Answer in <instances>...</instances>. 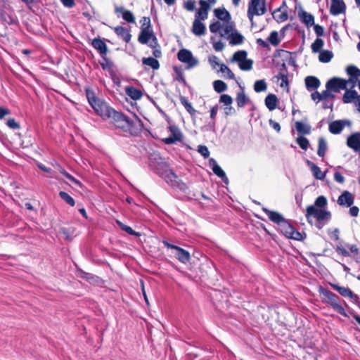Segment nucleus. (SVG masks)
I'll return each mask as SVG.
<instances>
[{
    "instance_id": "f257e3e1",
    "label": "nucleus",
    "mask_w": 360,
    "mask_h": 360,
    "mask_svg": "<svg viewBox=\"0 0 360 360\" xmlns=\"http://www.w3.org/2000/svg\"><path fill=\"white\" fill-rule=\"evenodd\" d=\"M326 205V198L321 195L316 199L314 204L308 206L306 210V217L308 221L312 224L315 221V226L319 229H322L331 218L330 212L325 208Z\"/></svg>"
},
{
    "instance_id": "f03ea898",
    "label": "nucleus",
    "mask_w": 360,
    "mask_h": 360,
    "mask_svg": "<svg viewBox=\"0 0 360 360\" xmlns=\"http://www.w3.org/2000/svg\"><path fill=\"white\" fill-rule=\"evenodd\" d=\"M214 13L219 20L210 24V30L213 33L219 32L221 37H225L233 30L231 15L225 8H216Z\"/></svg>"
},
{
    "instance_id": "7ed1b4c3",
    "label": "nucleus",
    "mask_w": 360,
    "mask_h": 360,
    "mask_svg": "<svg viewBox=\"0 0 360 360\" xmlns=\"http://www.w3.org/2000/svg\"><path fill=\"white\" fill-rule=\"evenodd\" d=\"M86 94L89 103L97 115L103 118H108L112 116L114 110L110 108L104 101L97 98L94 91L86 89Z\"/></svg>"
},
{
    "instance_id": "20e7f679",
    "label": "nucleus",
    "mask_w": 360,
    "mask_h": 360,
    "mask_svg": "<svg viewBox=\"0 0 360 360\" xmlns=\"http://www.w3.org/2000/svg\"><path fill=\"white\" fill-rule=\"evenodd\" d=\"M111 117L115 120V124L117 127L122 129L124 131H127L131 134H136L141 129V124L139 120L133 122L129 120L124 115L113 110Z\"/></svg>"
},
{
    "instance_id": "39448f33",
    "label": "nucleus",
    "mask_w": 360,
    "mask_h": 360,
    "mask_svg": "<svg viewBox=\"0 0 360 360\" xmlns=\"http://www.w3.org/2000/svg\"><path fill=\"white\" fill-rule=\"evenodd\" d=\"M266 11V0H249L247 15L252 25L254 23L255 16L263 15Z\"/></svg>"
},
{
    "instance_id": "423d86ee",
    "label": "nucleus",
    "mask_w": 360,
    "mask_h": 360,
    "mask_svg": "<svg viewBox=\"0 0 360 360\" xmlns=\"http://www.w3.org/2000/svg\"><path fill=\"white\" fill-rule=\"evenodd\" d=\"M158 174L172 187L177 188L182 191H185L187 188L186 185L181 182L178 176L171 169H167L162 172L159 171Z\"/></svg>"
},
{
    "instance_id": "0eeeda50",
    "label": "nucleus",
    "mask_w": 360,
    "mask_h": 360,
    "mask_svg": "<svg viewBox=\"0 0 360 360\" xmlns=\"http://www.w3.org/2000/svg\"><path fill=\"white\" fill-rule=\"evenodd\" d=\"M322 294L325 301L330 304L335 311L344 316H347L345 309L340 304V298L337 295L329 290H324Z\"/></svg>"
},
{
    "instance_id": "6e6552de",
    "label": "nucleus",
    "mask_w": 360,
    "mask_h": 360,
    "mask_svg": "<svg viewBox=\"0 0 360 360\" xmlns=\"http://www.w3.org/2000/svg\"><path fill=\"white\" fill-rule=\"evenodd\" d=\"M233 61L236 62L240 70L249 71L252 68L253 61L247 58V52L238 51L233 54Z\"/></svg>"
},
{
    "instance_id": "1a4fd4ad",
    "label": "nucleus",
    "mask_w": 360,
    "mask_h": 360,
    "mask_svg": "<svg viewBox=\"0 0 360 360\" xmlns=\"http://www.w3.org/2000/svg\"><path fill=\"white\" fill-rule=\"evenodd\" d=\"M177 57L181 63L186 64L187 68H194L198 64V60L188 49H181L178 52Z\"/></svg>"
},
{
    "instance_id": "9d476101",
    "label": "nucleus",
    "mask_w": 360,
    "mask_h": 360,
    "mask_svg": "<svg viewBox=\"0 0 360 360\" xmlns=\"http://www.w3.org/2000/svg\"><path fill=\"white\" fill-rule=\"evenodd\" d=\"M163 243L167 248L175 250L174 256L181 263L186 264L190 260V253L187 250L176 245H172L167 241H164Z\"/></svg>"
},
{
    "instance_id": "9b49d317",
    "label": "nucleus",
    "mask_w": 360,
    "mask_h": 360,
    "mask_svg": "<svg viewBox=\"0 0 360 360\" xmlns=\"http://www.w3.org/2000/svg\"><path fill=\"white\" fill-rule=\"evenodd\" d=\"M349 84L346 79L334 77L328 80L326 87L330 89L333 92H339L341 90L346 89Z\"/></svg>"
},
{
    "instance_id": "f8f14e48",
    "label": "nucleus",
    "mask_w": 360,
    "mask_h": 360,
    "mask_svg": "<svg viewBox=\"0 0 360 360\" xmlns=\"http://www.w3.org/2000/svg\"><path fill=\"white\" fill-rule=\"evenodd\" d=\"M281 232L288 238L300 240L302 239V234L296 231L290 224L284 221L280 225Z\"/></svg>"
},
{
    "instance_id": "ddd939ff",
    "label": "nucleus",
    "mask_w": 360,
    "mask_h": 360,
    "mask_svg": "<svg viewBox=\"0 0 360 360\" xmlns=\"http://www.w3.org/2000/svg\"><path fill=\"white\" fill-rule=\"evenodd\" d=\"M170 136L163 139L166 144H172L182 139V134L180 129L175 125H169L168 127Z\"/></svg>"
},
{
    "instance_id": "4468645a",
    "label": "nucleus",
    "mask_w": 360,
    "mask_h": 360,
    "mask_svg": "<svg viewBox=\"0 0 360 360\" xmlns=\"http://www.w3.org/2000/svg\"><path fill=\"white\" fill-rule=\"evenodd\" d=\"M347 72L349 75V78L347 80L349 84L351 89H353L360 77V70L355 66H348L347 68Z\"/></svg>"
},
{
    "instance_id": "2eb2a0df",
    "label": "nucleus",
    "mask_w": 360,
    "mask_h": 360,
    "mask_svg": "<svg viewBox=\"0 0 360 360\" xmlns=\"http://www.w3.org/2000/svg\"><path fill=\"white\" fill-rule=\"evenodd\" d=\"M346 10V6L343 0H331L330 12L333 15H338L344 13Z\"/></svg>"
},
{
    "instance_id": "dca6fc26",
    "label": "nucleus",
    "mask_w": 360,
    "mask_h": 360,
    "mask_svg": "<svg viewBox=\"0 0 360 360\" xmlns=\"http://www.w3.org/2000/svg\"><path fill=\"white\" fill-rule=\"evenodd\" d=\"M357 248L355 245L345 244V245H338L336 247V251L338 254L348 257L350 255V253H356Z\"/></svg>"
},
{
    "instance_id": "f3484780",
    "label": "nucleus",
    "mask_w": 360,
    "mask_h": 360,
    "mask_svg": "<svg viewBox=\"0 0 360 360\" xmlns=\"http://www.w3.org/2000/svg\"><path fill=\"white\" fill-rule=\"evenodd\" d=\"M354 198L349 191H344L338 198V203L341 206L350 207L354 203Z\"/></svg>"
},
{
    "instance_id": "a211bd4d",
    "label": "nucleus",
    "mask_w": 360,
    "mask_h": 360,
    "mask_svg": "<svg viewBox=\"0 0 360 360\" xmlns=\"http://www.w3.org/2000/svg\"><path fill=\"white\" fill-rule=\"evenodd\" d=\"M210 167L212 168L213 172L217 175L219 177H220L222 181L226 183V184H228L229 182V180H228V178L226 177V174L224 172V171L221 168V167L217 164V162H216V160H214V159H210Z\"/></svg>"
},
{
    "instance_id": "6ab92c4d",
    "label": "nucleus",
    "mask_w": 360,
    "mask_h": 360,
    "mask_svg": "<svg viewBox=\"0 0 360 360\" xmlns=\"http://www.w3.org/2000/svg\"><path fill=\"white\" fill-rule=\"evenodd\" d=\"M199 4L200 5V8L196 12L195 18L199 20H204L207 18V11L210 6L205 0H200Z\"/></svg>"
},
{
    "instance_id": "aec40b11",
    "label": "nucleus",
    "mask_w": 360,
    "mask_h": 360,
    "mask_svg": "<svg viewBox=\"0 0 360 360\" xmlns=\"http://www.w3.org/2000/svg\"><path fill=\"white\" fill-rule=\"evenodd\" d=\"M349 122L346 120H336L332 122L329 124V131L334 134H337L341 132L346 124H349Z\"/></svg>"
},
{
    "instance_id": "412c9836",
    "label": "nucleus",
    "mask_w": 360,
    "mask_h": 360,
    "mask_svg": "<svg viewBox=\"0 0 360 360\" xmlns=\"http://www.w3.org/2000/svg\"><path fill=\"white\" fill-rule=\"evenodd\" d=\"M307 165L316 179L323 180L325 179L326 172H322L319 167L309 160L307 161Z\"/></svg>"
},
{
    "instance_id": "4be33fe9",
    "label": "nucleus",
    "mask_w": 360,
    "mask_h": 360,
    "mask_svg": "<svg viewBox=\"0 0 360 360\" xmlns=\"http://www.w3.org/2000/svg\"><path fill=\"white\" fill-rule=\"evenodd\" d=\"M124 91L129 97L134 101L140 100L143 96L142 91L132 86H125Z\"/></svg>"
},
{
    "instance_id": "5701e85b",
    "label": "nucleus",
    "mask_w": 360,
    "mask_h": 360,
    "mask_svg": "<svg viewBox=\"0 0 360 360\" xmlns=\"http://www.w3.org/2000/svg\"><path fill=\"white\" fill-rule=\"evenodd\" d=\"M298 16L300 20L307 26L310 27L314 25V16L303 11L301 10L298 12Z\"/></svg>"
},
{
    "instance_id": "b1692460",
    "label": "nucleus",
    "mask_w": 360,
    "mask_h": 360,
    "mask_svg": "<svg viewBox=\"0 0 360 360\" xmlns=\"http://www.w3.org/2000/svg\"><path fill=\"white\" fill-rule=\"evenodd\" d=\"M347 145L355 151L360 150V133L351 135L347 139Z\"/></svg>"
},
{
    "instance_id": "393cba45",
    "label": "nucleus",
    "mask_w": 360,
    "mask_h": 360,
    "mask_svg": "<svg viewBox=\"0 0 360 360\" xmlns=\"http://www.w3.org/2000/svg\"><path fill=\"white\" fill-rule=\"evenodd\" d=\"M225 37H227L229 43L232 45L240 44L244 40L243 36L238 32H233V30Z\"/></svg>"
},
{
    "instance_id": "a878e982",
    "label": "nucleus",
    "mask_w": 360,
    "mask_h": 360,
    "mask_svg": "<svg viewBox=\"0 0 360 360\" xmlns=\"http://www.w3.org/2000/svg\"><path fill=\"white\" fill-rule=\"evenodd\" d=\"M263 211L269 219L275 223L281 225L285 221L282 215L278 212L271 211L266 208H263Z\"/></svg>"
},
{
    "instance_id": "bb28decb",
    "label": "nucleus",
    "mask_w": 360,
    "mask_h": 360,
    "mask_svg": "<svg viewBox=\"0 0 360 360\" xmlns=\"http://www.w3.org/2000/svg\"><path fill=\"white\" fill-rule=\"evenodd\" d=\"M91 45L100 53L101 56L106 55L108 48L103 41L100 39H94L91 42Z\"/></svg>"
},
{
    "instance_id": "cd10ccee",
    "label": "nucleus",
    "mask_w": 360,
    "mask_h": 360,
    "mask_svg": "<svg viewBox=\"0 0 360 360\" xmlns=\"http://www.w3.org/2000/svg\"><path fill=\"white\" fill-rule=\"evenodd\" d=\"M206 27L205 25L198 19H195L193 21L192 32L197 36H201L205 34Z\"/></svg>"
},
{
    "instance_id": "c85d7f7f",
    "label": "nucleus",
    "mask_w": 360,
    "mask_h": 360,
    "mask_svg": "<svg viewBox=\"0 0 360 360\" xmlns=\"http://www.w3.org/2000/svg\"><path fill=\"white\" fill-rule=\"evenodd\" d=\"M115 12L117 13H121L122 18L128 22H134L135 18L133 13L127 10H125L123 7H116Z\"/></svg>"
},
{
    "instance_id": "c756f323",
    "label": "nucleus",
    "mask_w": 360,
    "mask_h": 360,
    "mask_svg": "<svg viewBox=\"0 0 360 360\" xmlns=\"http://www.w3.org/2000/svg\"><path fill=\"white\" fill-rule=\"evenodd\" d=\"M306 87L309 91L316 89L320 86V81L315 77L308 76L305 78Z\"/></svg>"
},
{
    "instance_id": "7c9ffc66",
    "label": "nucleus",
    "mask_w": 360,
    "mask_h": 360,
    "mask_svg": "<svg viewBox=\"0 0 360 360\" xmlns=\"http://www.w3.org/2000/svg\"><path fill=\"white\" fill-rule=\"evenodd\" d=\"M264 101L266 108L269 110L271 111L276 109L278 103V98L275 94H269L266 96Z\"/></svg>"
},
{
    "instance_id": "2f4dec72",
    "label": "nucleus",
    "mask_w": 360,
    "mask_h": 360,
    "mask_svg": "<svg viewBox=\"0 0 360 360\" xmlns=\"http://www.w3.org/2000/svg\"><path fill=\"white\" fill-rule=\"evenodd\" d=\"M153 37V32L150 29L141 30L139 36V41L141 44H147L149 40Z\"/></svg>"
},
{
    "instance_id": "473e14b6",
    "label": "nucleus",
    "mask_w": 360,
    "mask_h": 360,
    "mask_svg": "<svg viewBox=\"0 0 360 360\" xmlns=\"http://www.w3.org/2000/svg\"><path fill=\"white\" fill-rule=\"evenodd\" d=\"M357 97L358 95L356 91L352 89L346 90L342 97V101L345 103H349L354 100L356 101Z\"/></svg>"
},
{
    "instance_id": "72a5a7b5",
    "label": "nucleus",
    "mask_w": 360,
    "mask_h": 360,
    "mask_svg": "<svg viewBox=\"0 0 360 360\" xmlns=\"http://www.w3.org/2000/svg\"><path fill=\"white\" fill-rule=\"evenodd\" d=\"M115 32L124 41H129L131 39V34L126 28L123 27H116L115 28Z\"/></svg>"
},
{
    "instance_id": "f704fd0d",
    "label": "nucleus",
    "mask_w": 360,
    "mask_h": 360,
    "mask_svg": "<svg viewBox=\"0 0 360 360\" xmlns=\"http://www.w3.org/2000/svg\"><path fill=\"white\" fill-rule=\"evenodd\" d=\"M332 287L334 290H337L342 296L350 297L353 299L354 297V293L348 288L345 287H341L338 285L333 284Z\"/></svg>"
},
{
    "instance_id": "c9c22d12",
    "label": "nucleus",
    "mask_w": 360,
    "mask_h": 360,
    "mask_svg": "<svg viewBox=\"0 0 360 360\" xmlns=\"http://www.w3.org/2000/svg\"><path fill=\"white\" fill-rule=\"evenodd\" d=\"M295 128L297 132L301 134H309L311 131L310 126L301 122H297L295 123Z\"/></svg>"
},
{
    "instance_id": "e433bc0d",
    "label": "nucleus",
    "mask_w": 360,
    "mask_h": 360,
    "mask_svg": "<svg viewBox=\"0 0 360 360\" xmlns=\"http://www.w3.org/2000/svg\"><path fill=\"white\" fill-rule=\"evenodd\" d=\"M327 148H328L327 142L325 140V139L323 137L319 138V148H318V151H317V154L319 155V156L323 157L327 150Z\"/></svg>"
},
{
    "instance_id": "4c0bfd02",
    "label": "nucleus",
    "mask_w": 360,
    "mask_h": 360,
    "mask_svg": "<svg viewBox=\"0 0 360 360\" xmlns=\"http://www.w3.org/2000/svg\"><path fill=\"white\" fill-rule=\"evenodd\" d=\"M218 72H221L222 76L225 79H234L235 76L234 74L232 72V71L226 66L225 64H223V65H221V68L217 70Z\"/></svg>"
},
{
    "instance_id": "58836bf2",
    "label": "nucleus",
    "mask_w": 360,
    "mask_h": 360,
    "mask_svg": "<svg viewBox=\"0 0 360 360\" xmlns=\"http://www.w3.org/2000/svg\"><path fill=\"white\" fill-rule=\"evenodd\" d=\"M143 63L151 67L153 70H158L160 67L158 60L152 57L143 58Z\"/></svg>"
},
{
    "instance_id": "ea45409f",
    "label": "nucleus",
    "mask_w": 360,
    "mask_h": 360,
    "mask_svg": "<svg viewBox=\"0 0 360 360\" xmlns=\"http://www.w3.org/2000/svg\"><path fill=\"white\" fill-rule=\"evenodd\" d=\"M208 61L212 68L217 72L221 68V65L224 63H221L219 59L215 56H211L208 58Z\"/></svg>"
},
{
    "instance_id": "a19ab883",
    "label": "nucleus",
    "mask_w": 360,
    "mask_h": 360,
    "mask_svg": "<svg viewBox=\"0 0 360 360\" xmlns=\"http://www.w3.org/2000/svg\"><path fill=\"white\" fill-rule=\"evenodd\" d=\"M277 82L279 84L280 86L284 89L288 88V76L284 73L280 72L276 76Z\"/></svg>"
},
{
    "instance_id": "79ce46f5",
    "label": "nucleus",
    "mask_w": 360,
    "mask_h": 360,
    "mask_svg": "<svg viewBox=\"0 0 360 360\" xmlns=\"http://www.w3.org/2000/svg\"><path fill=\"white\" fill-rule=\"evenodd\" d=\"M267 89V84L264 79L257 80L254 84V90L257 93L265 91Z\"/></svg>"
},
{
    "instance_id": "37998d69",
    "label": "nucleus",
    "mask_w": 360,
    "mask_h": 360,
    "mask_svg": "<svg viewBox=\"0 0 360 360\" xmlns=\"http://www.w3.org/2000/svg\"><path fill=\"white\" fill-rule=\"evenodd\" d=\"M333 58V53L330 51H321L319 53V59L322 63H328Z\"/></svg>"
},
{
    "instance_id": "c03bdc74",
    "label": "nucleus",
    "mask_w": 360,
    "mask_h": 360,
    "mask_svg": "<svg viewBox=\"0 0 360 360\" xmlns=\"http://www.w3.org/2000/svg\"><path fill=\"white\" fill-rule=\"evenodd\" d=\"M323 45H324L323 40L320 38H317L312 43L311 46L312 52H314V53L319 52L320 53L321 51V49H322Z\"/></svg>"
},
{
    "instance_id": "a18cd8bd",
    "label": "nucleus",
    "mask_w": 360,
    "mask_h": 360,
    "mask_svg": "<svg viewBox=\"0 0 360 360\" xmlns=\"http://www.w3.org/2000/svg\"><path fill=\"white\" fill-rule=\"evenodd\" d=\"M273 15L277 21L283 22L288 19V14L286 12L282 11L281 8L275 11Z\"/></svg>"
},
{
    "instance_id": "49530a36",
    "label": "nucleus",
    "mask_w": 360,
    "mask_h": 360,
    "mask_svg": "<svg viewBox=\"0 0 360 360\" xmlns=\"http://www.w3.org/2000/svg\"><path fill=\"white\" fill-rule=\"evenodd\" d=\"M249 99L246 96L244 92H240L237 95L236 102L238 107H243L248 102Z\"/></svg>"
},
{
    "instance_id": "de8ad7c7",
    "label": "nucleus",
    "mask_w": 360,
    "mask_h": 360,
    "mask_svg": "<svg viewBox=\"0 0 360 360\" xmlns=\"http://www.w3.org/2000/svg\"><path fill=\"white\" fill-rule=\"evenodd\" d=\"M214 90L218 93L224 92L227 89V85L221 80H216L213 83Z\"/></svg>"
},
{
    "instance_id": "09e8293b",
    "label": "nucleus",
    "mask_w": 360,
    "mask_h": 360,
    "mask_svg": "<svg viewBox=\"0 0 360 360\" xmlns=\"http://www.w3.org/2000/svg\"><path fill=\"white\" fill-rule=\"evenodd\" d=\"M269 42L273 46H278L281 42L278 37V33L276 31H273L268 37Z\"/></svg>"
},
{
    "instance_id": "8fccbe9b",
    "label": "nucleus",
    "mask_w": 360,
    "mask_h": 360,
    "mask_svg": "<svg viewBox=\"0 0 360 360\" xmlns=\"http://www.w3.org/2000/svg\"><path fill=\"white\" fill-rule=\"evenodd\" d=\"M59 195L66 203L72 207L75 206V200L68 193L64 191H60L59 193Z\"/></svg>"
},
{
    "instance_id": "3c124183",
    "label": "nucleus",
    "mask_w": 360,
    "mask_h": 360,
    "mask_svg": "<svg viewBox=\"0 0 360 360\" xmlns=\"http://www.w3.org/2000/svg\"><path fill=\"white\" fill-rule=\"evenodd\" d=\"M321 96L323 101H333L334 95L333 94V91L330 89L326 88L325 91H323L321 93Z\"/></svg>"
},
{
    "instance_id": "603ef678",
    "label": "nucleus",
    "mask_w": 360,
    "mask_h": 360,
    "mask_svg": "<svg viewBox=\"0 0 360 360\" xmlns=\"http://www.w3.org/2000/svg\"><path fill=\"white\" fill-rule=\"evenodd\" d=\"M296 141L300 147L303 150H306L308 148L309 141L305 137L302 136H298L296 139Z\"/></svg>"
},
{
    "instance_id": "864d4df0",
    "label": "nucleus",
    "mask_w": 360,
    "mask_h": 360,
    "mask_svg": "<svg viewBox=\"0 0 360 360\" xmlns=\"http://www.w3.org/2000/svg\"><path fill=\"white\" fill-rule=\"evenodd\" d=\"M102 60L100 61V64L103 70H110L112 68V63L110 60L106 58L105 56H101Z\"/></svg>"
},
{
    "instance_id": "5fc2aeb1",
    "label": "nucleus",
    "mask_w": 360,
    "mask_h": 360,
    "mask_svg": "<svg viewBox=\"0 0 360 360\" xmlns=\"http://www.w3.org/2000/svg\"><path fill=\"white\" fill-rule=\"evenodd\" d=\"M181 104L184 106V108H186V110L191 114H193L195 110H194V108L192 107V105L191 103H189L188 101V100L185 98H181Z\"/></svg>"
},
{
    "instance_id": "6e6d98bb",
    "label": "nucleus",
    "mask_w": 360,
    "mask_h": 360,
    "mask_svg": "<svg viewBox=\"0 0 360 360\" xmlns=\"http://www.w3.org/2000/svg\"><path fill=\"white\" fill-rule=\"evenodd\" d=\"M117 224L120 225V228L123 231H126L129 234L133 235V236H139V235L138 233L134 231L130 226H126L119 221H117Z\"/></svg>"
},
{
    "instance_id": "4d7b16f0",
    "label": "nucleus",
    "mask_w": 360,
    "mask_h": 360,
    "mask_svg": "<svg viewBox=\"0 0 360 360\" xmlns=\"http://www.w3.org/2000/svg\"><path fill=\"white\" fill-rule=\"evenodd\" d=\"M61 174H63L66 178H68L70 181L75 183L76 185L79 186H82V184L80 181L75 179L72 175L65 172L63 169L60 168V169Z\"/></svg>"
},
{
    "instance_id": "13d9d810",
    "label": "nucleus",
    "mask_w": 360,
    "mask_h": 360,
    "mask_svg": "<svg viewBox=\"0 0 360 360\" xmlns=\"http://www.w3.org/2000/svg\"><path fill=\"white\" fill-rule=\"evenodd\" d=\"M184 7L188 11H193L195 7V0H186L184 1Z\"/></svg>"
},
{
    "instance_id": "bf43d9fd",
    "label": "nucleus",
    "mask_w": 360,
    "mask_h": 360,
    "mask_svg": "<svg viewBox=\"0 0 360 360\" xmlns=\"http://www.w3.org/2000/svg\"><path fill=\"white\" fill-rule=\"evenodd\" d=\"M210 39L211 41L212 42L213 48L214 49L215 51H220L224 49V45L221 41H215L214 37H212Z\"/></svg>"
},
{
    "instance_id": "052dcab7",
    "label": "nucleus",
    "mask_w": 360,
    "mask_h": 360,
    "mask_svg": "<svg viewBox=\"0 0 360 360\" xmlns=\"http://www.w3.org/2000/svg\"><path fill=\"white\" fill-rule=\"evenodd\" d=\"M61 233L63 234L65 239L71 240L72 235L74 233V229H62Z\"/></svg>"
},
{
    "instance_id": "680f3d73",
    "label": "nucleus",
    "mask_w": 360,
    "mask_h": 360,
    "mask_svg": "<svg viewBox=\"0 0 360 360\" xmlns=\"http://www.w3.org/2000/svg\"><path fill=\"white\" fill-rule=\"evenodd\" d=\"M37 167H38L40 169H41L42 171H44V172H46V173H49V174H50V175H49V176H50V177H53V178H56V179H58V177L55 174H53V173L52 172V171H51V169H49V168H48V167H45L43 164L38 162V163H37Z\"/></svg>"
},
{
    "instance_id": "e2e57ef3",
    "label": "nucleus",
    "mask_w": 360,
    "mask_h": 360,
    "mask_svg": "<svg viewBox=\"0 0 360 360\" xmlns=\"http://www.w3.org/2000/svg\"><path fill=\"white\" fill-rule=\"evenodd\" d=\"M198 153L204 158H208L210 155V151L205 146H199L198 149Z\"/></svg>"
},
{
    "instance_id": "0e129e2a",
    "label": "nucleus",
    "mask_w": 360,
    "mask_h": 360,
    "mask_svg": "<svg viewBox=\"0 0 360 360\" xmlns=\"http://www.w3.org/2000/svg\"><path fill=\"white\" fill-rule=\"evenodd\" d=\"M141 30L150 29V19L148 17H143L141 20Z\"/></svg>"
},
{
    "instance_id": "69168bd1",
    "label": "nucleus",
    "mask_w": 360,
    "mask_h": 360,
    "mask_svg": "<svg viewBox=\"0 0 360 360\" xmlns=\"http://www.w3.org/2000/svg\"><path fill=\"white\" fill-rule=\"evenodd\" d=\"M220 101L226 105H231L232 103V98L227 94H223L220 97Z\"/></svg>"
},
{
    "instance_id": "338daca9",
    "label": "nucleus",
    "mask_w": 360,
    "mask_h": 360,
    "mask_svg": "<svg viewBox=\"0 0 360 360\" xmlns=\"http://www.w3.org/2000/svg\"><path fill=\"white\" fill-rule=\"evenodd\" d=\"M7 126L12 129H20V124L13 118L8 120Z\"/></svg>"
},
{
    "instance_id": "774afa93",
    "label": "nucleus",
    "mask_w": 360,
    "mask_h": 360,
    "mask_svg": "<svg viewBox=\"0 0 360 360\" xmlns=\"http://www.w3.org/2000/svg\"><path fill=\"white\" fill-rule=\"evenodd\" d=\"M328 234L331 239L334 240H339V230L338 229H335L333 230H328Z\"/></svg>"
}]
</instances>
